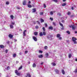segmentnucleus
Instances as JSON below:
<instances>
[{
    "label": "nucleus",
    "mask_w": 77,
    "mask_h": 77,
    "mask_svg": "<svg viewBox=\"0 0 77 77\" xmlns=\"http://www.w3.org/2000/svg\"><path fill=\"white\" fill-rule=\"evenodd\" d=\"M16 63H19V61H16Z\"/></svg>",
    "instance_id": "nucleus-58"
},
{
    "label": "nucleus",
    "mask_w": 77,
    "mask_h": 77,
    "mask_svg": "<svg viewBox=\"0 0 77 77\" xmlns=\"http://www.w3.org/2000/svg\"><path fill=\"white\" fill-rule=\"evenodd\" d=\"M77 40V38H75V37H72V40L73 42V43L74 44H77V42L76 40Z\"/></svg>",
    "instance_id": "nucleus-1"
},
{
    "label": "nucleus",
    "mask_w": 77,
    "mask_h": 77,
    "mask_svg": "<svg viewBox=\"0 0 77 77\" xmlns=\"http://www.w3.org/2000/svg\"><path fill=\"white\" fill-rule=\"evenodd\" d=\"M52 37V36L51 35H49L48 36V38L49 39H51Z\"/></svg>",
    "instance_id": "nucleus-10"
},
{
    "label": "nucleus",
    "mask_w": 77,
    "mask_h": 77,
    "mask_svg": "<svg viewBox=\"0 0 77 77\" xmlns=\"http://www.w3.org/2000/svg\"><path fill=\"white\" fill-rule=\"evenodd\" d=\"M53 24L54 26H56V24H55V23L54 22H53Z\"/></svg>",
    "instance_id": "nucleus-47"
},
{
    "label": "nucleus",
    "mask_w": 77,
    "mask_h": 77,
    "mask_svg": "<svg viewBox=\"0 0 77 77\" xmlns=\"http://www.w3.org/2000/svg\"><path fill=\"white\" fill-rule=\"evenodd\" d=\"M67 77H70L69 76H67Z\"/></svg>",
    "instance_id": "nucleus-64"
},
{
    "label": "nucleus",
    "mask_w": 77,
    "mask_h": 77,
    "mask_svg": "<svg viewBox=\"0 0 77 77\" xmlns=\"http://www.w3.org/2000/svg\"><path fill=\"white\" fill-rule=\"evenodd\" d=\"M14 42H17V40L14 39Z\"/></svg>",
    "instance_id": "nucleus-52"
},
{
    "label": "nucleus",
    "mask_w": 77,
    "mask_h": 77,
    "mask_svg": "<svg viewBox=\"0 0 77 77\" xmlns=\"http://www.w3.org/2000/svg\"><path fill=\"white\" fill-rule=\"evenodd\" d=\"M33 39H34V41H37V40H38V39H37V38H36L35 37H33Z\"/></svg>",
    "instance_id": "nucleus-6"
},
{
    "label": "nucleus",
    "mask_w": 77,
    "mask_h": 77,
    "mask_svg": "<svg viewBox=\"0 0 77 77\" xmlns=\"http://www.w3.org/2000/svg\"><path fill=\"white\" fill-rule=\"evenodd\" d=\"M39 53H42V51H39Z\"/></svg>",
    "instance_id": "nucleus-36"
},
{
    "label": "nucleus",
    "mask_w": 77,
    "mask_h": 77,
    "mask_svg": "<svg viewBox=\"0 0 77 77\" xmlns=\"http://www.w3.org/2000/svg\"><path fill=\"white\" fill-rule=\"evenodd\" d=\"M62 23H64L65 21H64V20H62Z\"/></svg>",
    "instance_id": "nucleus-59"
},
{
    "label": "nucleus",
    "mask_w": 77,
    "mask_h": 77,
    "mask_svg": "<svg viewBox=\"0 0 77 77\" xmlns=\"http://www.w3.org/2000/svg\"><path fill=\"white\" fill-rule=\"evenodd\" d=\"M55 71L56 72V73L57 74H58L59 72V70H58L57 69H56L55 70Z\"/></svg>",
    "instance_id": "nucleus-11"
},
{
    "label": "nucleus",
    "mask_w": 77,
    "mask_h": 77,
    "mask_svg": "<svg viewBox=\"0 0 77 77\" xmlns=\"http://www.w3.org/2000/svg\"><path fill=\"white\" fill-rule=\"evenodd\" d=\"M72 57V55L71 54H69V58H71Z\"/></svg>",
    "instance_id": "nucleus-16"
},
{
    "label": "nucleus",
    "mask_w": 77,
    "mask_h": 77,
    "mask_svg": "<svg viewBox=\"0 0 77 77\" xmlns=\"http://www.w3.org/2000/svg\"><path fill=\"white\" fill-rule=\"evenodd\" d=\"M53 1H54V2H57V0H52Z\"/></svg>",
    "instance_id": "nucleus-39"
},
{
    "label": "nucleus",
    "mask_w": 77,
    "mask_h": 77,
    "mask_svg": "<svg viewBox=\"0 0 77 77\" xmlns=\"http://www.w3.org/2000/svg\"><path fill=\"white\" fill-rule=\"evenodd\" d=\"M37 23H38V24H40V23H39V21H37Z\"/></svg>",
    "instance_id": "nucleus-57"
},
{
    "label": "nucleus",
    "mask_w": 77,
    "mask_h": 77,
    "mask_svg": "<svg viewBox=\"0 0 77 77\" xmlns=\"http://www.w3.org/2000/svg\"><path fill=\"white\" fill-rule=\"evenodd\" d=\"M14 24H15V22H14L11 23V24H12V25H14Z\"/></svg>",
    "instance_id": "nucleus-42"
},
{
    "label": "nucleus",
    "mask_w": 77,
    "mask_h": 77,
    "mask_svg": "<svg viewBox=\"0 0 77 77\" xmlns=\"http://www.w3.org/2000/svg\"><path fill=\"white\" fill-rule=\"evenodd\" d=\"M44 48L45 50H47V48H48V47H47V46H45L44 47Z\"/></svg>",
    "instance_id": "nucleus-31"
},
{
    "label": "nucleus",
    "mask_w": 77,
    "mask_h": 77,
    "mask_svg": "<svg viewBox=\"0 0 77 77\" xmlns=\"http://www.w3.org/2000/svg\"><path fill=\"white\" fill-rule=\"evenodd\" d=\"M73 25H70L69 26V27H70V28L72 27L73 26Z\"/></svg>",
    "instance_id": "nucleus-38"
},
{
    "label": "nucleus",
    "mask_w": 77,
    "mask_h": 77,
    "mask_svg": "<svg viewBox=\"0 0 77 77\" xmlns=\"http://www.w3.org/2000/svg\"><path fill=\"white\" fill-rule=\"evenodd\" d=\"M7 69H10V67L9 66H8L7 67Z\"/></svg>",
    "instance_id": "nucleus-43"
},
{
    "label": "nucleus",
    "mask_w": 77,
    "mask_h": 77,
    "mask_svg": "<svg viewBox=\"0 0 77 77\" xmlns=\"http://www.w3.org/2000/svg\"><path fill=\"white\" fill-rule=\"evenodd\" d=\"M59 38V39H60V40H61V39H62V37H60L58 38Z\"/></svg>",
    "instance_id": "nucleus-50"
},
{
    "label": "nucleus",
    "mask_w": 77,
    "mask_h": 77,
    "mask_svg": "<svg viewBox=\"0 0 77 77\" xmlns=\"http://www.w3.org/2000/svg\"><path fill=\"white\" fill-rule=\"evenodd\" d=\"M50 19L51 20V21H53V18H51V17L50 18Z\"/></svg>",
    "instance_id": "nucleus-48"
},
{
    "label": "nucleus",
    "mask_w": 77,
    "mask_h": 77,
    "mask_svg": "<svg viewBox=\"0 0 77 77\" xmlns=\"http://www.w3.org/2000/svg\"><path fill=\"white\" fill-rule=\"evenodd\" d=\"M66 0H63V2H65V1H66Z\"/></svg>",
    "instance_id": "nucleus-60"
},
{
    "label": "nucleus",
    "mask_w": 77,
    "mask_h": 77,
    "mask_svg": "<svg viewBox=\"0 0 77 77\" xmlns=\"http://www.w3.org/2000/svg\"><path fill=\"white\" fill-rule=\"evenodd\" d=\"M75 29V27L74 26V25H73V26L72 27V29H73V30H74Z\"/></svg>",
    "instance_id": "nucleus-26"
},
{
    "label": "nucleus",
    "mask_w": 77,
    "mask_h": 77,
    "mask_svg": "<svg viewBox=\"0 0 77 77\" xmlns=\"http://www.w3.org/2000/svg\"><path fill=\"white\" fill-rule=\"evenodd\" d=\"M49 29L52 30L53 29V27L52 26H50L49 27Z\"/></svg>",
    "instance_id": "nucleus-25"
},
{
    "label": "nucleus",
    "mask_w": 77,
    "mask_h": 77,
    "mask_svg": "<svg viewBox=\"0 0 77 77\" xmlns=\"http://www.w3.org/2000/svg\"><path fill=\"white\" fill-rule=\"evenodd\" d=\"M25 77H31V75H30V74L27 73L26 75L25 76Z\"/></svg>",
    "instance_id": "nucleus-4"
},
{
    "label": "nucleus",
    "mask_w": 77,
    "mask_h": 77,
    "mask_svg": "<svg viewBox=\"0 0 77 77\" xmlns=\"http://www.w3.org/2000/svg\"><path fill=\"white\" fill-rule=\"evenodd\" d=\"M26 32H27V30H25L23 32V35L24 36H26Z\"/></svg>",
    "instance_id": "nucleus-3"
},
{
    "label": "nucleus",
    "mask_w": 77,
    "mask_h": 77,
    "mask_svg": "<svg viewBox=\"0 0 77 77\" xmlns=\"http://www.w3.org/2000/svg\"><path fill=\"white\" fill-rule=\"evenodd\" d=\"M59 24H60V26L62 27V28H61V29L63 30V24L61 23L60 22H59Z\"/></svg>",
    "instance_id": "nucleus-5"
},
{
    "label": "nucleus",
    "mask_w": 77,
    "mask_h": 77,
    "mask_svg": "<svg viewBox=\"0 0 77 77\" xmlns=\"http://www.w3.org/2000/svg\"><path fill=\"white\" fill-rule=\"evenodd\" d=\"M9 37L10 38H12L13 37V35L10 34L9 35Z\"/></svg>",
    "instance_id": "nucleus-12"
},
{
    "label": "nucleus",
    "mask_w": 77,
    "mask_h": 77,
    "mask_svg": "<svg viewBox=\"0 0 77 77\" xmlns=\"http://www.w3.org/2000/svg\"><path fill=\"white\" fill-rule=\"evenodd\" d=\"M38 57L39 58H41V59H42V58L43 57V55H38Z\"/></svg>",
    "instance_id": "nucleus-9"
},
{
    "label": "nucleus",
    "mask_w": 77,
    "mask_h": 77,
    "mask_svg": "<svg viewBox=\"0 0 77 77\" xmlns=\"http://www.w3.org/2000/svg\"><path fill=\"white\" fill-rule=\"evenodd\" d=\"M35 28L36 29H38V26H35Z\"/></svg>",
    "instance_id": "nucleus-49"
},
{
    "label": "nucleus",
    "mask_w": 77,
    "mask_h": 77,
    "mask_svg": "<svg viewBox=\"0 0 77 77\" xmlns=\"http://www.w3.org/2000/svg\"><path fill=\"white\" fill-rule=\"evenodd\" d=\"M43 63H44V62H42L40 64H41V65H43Z\"/></svg>",
    "instance_id": "nucleus-54"
},
{
    "label": "nucleus",
    "mask_w": 77,
    "mask_h": 77,
    "mask_svg": "<svg viewBox=\"0 0 77 77\" xmlns=\"http://www.w3.org/2000/svg\"><path fill=\"white\" fill-rule=\"evenodd\" d=\"M66 33L68 34H70V32L69 31H67L66 32Z\"/></svg>",
    "instance_id": "nucleus-30"
},
{
    "label": "nucleus",
    "mask_w": 77,
    "mask_h": 77,
    "mask_svg": "<svg viewBox=\"0 0 77 77\" xmlns=\"http://www.w3.org/2000/svg\"><path fill=\"white\" fill-rule=\"evenodd\" d=\"M45 27H47V23H45Z\"/></svg>",
    "instance_id": "nucleus-51"
},
{
    "label": "nucleus",
    "mask_w": 77,
    "mask_h": 77,
    "mask_svg": "<svg viewBox=\"0 0 77 77\" xmlns=\"http://www.w3.org/2000/svg\"><path fill=\"white\" fill-rule=\"evenodd\" d=\"M43 35H46V33L45 32H43Z\"/></svg>",
    "instance_id": "nucleus-40"
},
{
    "label": "nucleus",
    "mask_w": 77,
    "mask_h": 77,
    "mask_svg": "<svg viewBox=\"0 0 77 77\" xmlns=\"http://www.w3.org/2000/svg\"><path fill=\"white\" fill-rule=\"evenodd\" d=\"M70 14H71V13L70 12H68V15H70Z\"/></svg>",
    "instance_id": "nucleus-37"
},
{
    "label": "nucleus",
    "mask_w": 77,
    "mask_h": 77,
    "mask_svg": "<svg viewBox=\"0 0 77 77\" xmlns=\"http://www.w3.org/2000/svg\"><path fill=\"white\" fill-rule=\"evenodd\" d=\"M51 64L52 65H53V66H56V64L54 63H51Z\"/></svg>",
    "instance_id": "nucleus-15"
},
{
    "label": "nucleus",
    "mask_w": 77,
    "mask_h": 77,
    "mask_svg": "<svg viewBox=\"0 0 77 77\" xmlns=\"http://www.w3.org/2000/svg\"><path fill=\"white\" fill-rule=\"evenodd\" d=\"M0 47L1 48H4L5 47H4V46H3V45H0Z\"/></svg>",
    "instance_id": "nucleus-14"
},
{
    "label": "nucleus",
    "mask_w": 77,
    "mask_h": 77,
    "mask_svg": "<svg viewBox=\"0 0 77 77\" xmlns=\"http://www.w3.org/2000/svg\"><path fill=\"white\" fill-rule=\"evenodd\" d=\"M27 53H28V51H25V54H27Z\"/></svg>",
    "instance_id": "nucleus-45"
},
{
    "label": "nucleus",
    "mask_w": 77,
    "mask_h": 77,
    "mask_svg": "<svg viewBox=\"0 0 77 77\" xmlns=\"http://www.w3.org/2000/svg\"><path fill=\"white\" fill-rule=\"evenodd\" d=\"M43 14H44V13H43V12H41L40 13V14L41 15H42Z\"/></svg>",
    "instance_id": "nucleus-35"
},
{
    "label": "nucleus",
    "mask_w": 77,
    "mask_h": 77,
    "mask_svg": "<svg viewBox=\"0 0 77 77\" xmlns=\"http://www.w3.org/2000/svg\"><path fill=\"white\" fill-rule=\"evenodd\" d=\"M44 21V20L43 19H41V23H43Z\"/></svg>",
    "instance_id": "nucleus-33"
},
{
    "label": "nucleus",
    "mask_w": 77,
    "mask_h": 77,
    "mask_svg": "<svg viewBox=\"0 0 77 77\" xmlns=\"http://www.w3.org/2000/svg\"><path fill=\"white\" fill-rule=\"evenodd\" d=\"M30 62H28V64H30Z\"/></svg>",
    "instance_id": "nucleus-63"
},
{
    "label": "nucleus",
    "mask_w": 77,
    "mask_h": 77,
    "mask_svg": "<svg viewBox=\"0 0 77 77\" xmlns=\"http://www.w3.org/2000/svg\"><path fill=\"white\" fill-rule=\"evenodd\" d=\"M42 29H43V31H45V28L43 27Z\"/></svg>",
    "instance_id": "nucleus-41"
},
{
    "label": "nucleus",
    "mask_w": 77,
    "mask_h": 77,
    "mask_svg": "<svg viewBox=\"0 0 77 77\" xmlns=\"http://www.w3.org/2000/svg\"><path fill=\"white\" fill-rule=\"evenodd\" d=\"M10 27L11 29H13V28H14V26L12 25H10Z\"/></svg>",
    "instance_id": "nucleus-23"
},
{
    "label": "nucleus",
    "mask_w": 77,
    "mask_h": 77,
    "mask_svg": "<svg viewBox=\"0 0 77 77\" xmlns=\"http://www.w3.org/2000/svg\"><path fill=\"white\" fill-rule=\"evenodd\" d=\"M15 73L17 75H22V74L18 72V71L17 70H15Z\"/></svg>",
    "instance_id": "nucleus-2"
},
{
    "label": "nucleus",
    "mask_w": 77,
    "mask_h": 77,
    "mask_svg": "<svg viewBox=\"0 0 77 77\" xmlns=\"http://www.w3.org/2000/svg\"><path fill=\"white\" fill-rule=\"evenodd\" d=\"M31 3V2L30 1H29L28 2V4H30Z\"/></svg>",
    "instance_id": "nucleus-55"
},
{
    "label": "nucleus",
    "mask_w": 77,
    "mask_h": 77,
    "mask_svg": "<svg viewBox=\"0 0 77 77\" xmlns=\"http://www.w3.org/2000/svg\"><path fill=\"white\" fill-rule=\"evenodd\" d=\"M54 12H55V11H51L50 14L51 15H53V13H54Z\"/></svg>",
    "instance_id": "nucleus-8"
},
{
    "label": "nucleus",
    "mask_w": 77,
    "mask_h": 77,
    "mask_svg": "<svg viewBox=\"0 0 77 77\" xmlns=\"http://www.w3.org/2000/svg\"><path fill=\"white\" fill-rule=\"evenodd\" d=\"M5 52L6 53H8V50H5Z\"/></svg>",
    "instance_id": "nucleus-46"
},
{
    "label": "nucleus",
    "mask_w": 77,
    "mask_h": 77,
    "mask_svg": "<svg viewBox=\"0 0 77 77\" xmlns=\"http://www.w3.org/2000/svg\"><path fill=\"white\" fill-rule=\"evenodd\" d=\"M26 2H26V1H24L23 2V5H26Z\"/></svg>",
    "instance_id": "nucleus-7"
},
{
    "label": "nucleus",
    "mask_w": 77,
    "mask_h": 77,
    "mask_svg": "<svg viewBox=\"0 0 77 77\" xmlns=\"http://www.w3.org/2000/svg\"><path fill=\"white\" fill-rule=\"evenodd\" d=\"M45 56L46 57H48V53H46Z\"/></svg>",
    "instance_id": "nucleus-21"
},
{
    "label": "nucleus",
    "mask_w": 77,
    "mask_h": 77,
    "mask_svg": "<svg viewBox=\"0 0 77 77\" xmlns=\"http://www.w3.org/2000/svg\"><path fill=\"white\" fill-rule=\"evenodd\" d=\"M10 18H11V19H12V20H13V19H14V16H13V15H11L10 16Z\"/></svg>",
    "instance_id": "nucleus-22"
},
{
    "label": "nucleus",
    "mask_w": 77,
    "mask_h": 77,
    "mask_svg": "<svg viewBox=\"0 0 77 77\" xmlns=\"http://www.w3.org/2000/svg\"><path fill=\"white\" fill-rule=\"evenodd\" d=\"M39 35L40 36H43V34H42V32H41L40 33Z\"/></svg>",
    "instance_id": "nucleus-20"
},
{
    "label": "nucleus",
    "mask_w": 77,
    "mask_h": 77,
    "mask_svg": "<svg viewBox=\"0 0 77 77\" xmlns=\"http://www.w3.org/2000/svg\"><path fill=\"white\" fill-rule=\"evenodd\" d=\"M28 8H32V5H30V4H28Z\"/></svg>",
    "instance_id": "nucleus-24"
},
{
    "label": "nucleus",
    "mask_w": 77,
    "mask_h": 77,
    "mask_svg": "<svg viewBox=\"0 0 77 77\" xmlns=\"http://www.w3.org/2000/svg\"><path fill=\"white\" fill-rule=\"evenodd\" d=\"M62 72L63 74H65V71L64 70H62Z\"/></svg>",
    "instance_id": "nucleus-17"
},
{
    "label": "nucleus",
    "mask_w": 77,
    "mask_h": 77,
    "mask_svg": "<svg viewBox=\"0 0 77 77\" xmlns=\"http://www.w3.org/2000/svg\"><path fill=\"white\" fill-rule=\"evenodd\" d=\"M5 3L6 5H9V2L8 1H7L5 2Z\"/></svg>",
    "instance_id": "nucleus-29"
},
{
    "label": "nucleus",
    "mask_w": 77,
    "mask_h": 77,
    "mask_svg": "<svg viewBox=\"0 0 77 77\" xmlns=\"http://www.w3.org/2000/svg\"><path fill=\"white\" fill-rule=\"evenodd\" d=\"M71 9H72V10H74V8H73V7H72L71 8Z\"/></svg>",
    "instance_id": "nucleus-56"
},
{
    "label": "nucleus",
    "mask_w": 77,
    "mask_h": 77,
    "mask_svg": "<svg viewBox=\"0 0 77 77\" xmlns=\"http://www.w3.org/2000/svg\"><path fill=\"white\" fill-rule=\"evenodd\" d=\"M44 8H46V5H45V4H44Z\"/></svg>",
    "instance_id": "nucleus-44"
},
{
    "label": "nucleus",
    "mask_w": 77,
    "mask_h": 77,
    "mask_svg": "<svg viewBox=\"0 0 77 77\" xmlns=\"http://www.w3.org/2000/svg\"><path fill=\"white\" fill-rule=\"evenodd\" d=\"M75 61H77V58L75 59Z\"/></svg>",
    "instance_id": "nucleus-62"
},
{
    "label": "nucleus",
    "mask_w": 77,
    "mask_h": 77,
    "mask_svg": "<svg viewBox=\"0 0 77 77\" xmlns=\"http://www.w3.org/2000/svg\"><path fill=\"white\" fill-rule=\"evenodd\" d=\"M57 15H61V14H60V13H58Z\"/></svg>",
    "instance_id": "nucleus-53"
},
{
    "label": "nucleus",
    "mask_w": 77,
    "mask_h": 77,
    "mask_svg": "<svg viewBox=\"0 0 77 77\" xmlns=\"http://www.w3.org/2000/svg\"><path fill=\"white\" fill-rule=\"evenodd\" d=\"M75 33H77V31L75 32Z\"/></svg>",
    "instance_id": "nucleus-61"
},
{
    "label": "nucleus",
    "mask_w": 77,
    "mask_h": 77,
    "mask_svg": "<svg viewBox=\"0 0 77 77\" xmlns=\"http://www.w3.org/2000/svg\"><path fill=\"white\" fill-rule=\"evenodd\" d=\"M36 12V9H35V8H34V9H33L32 12Z\"/></svg>",
    "instance_id": "nucleus-27"
},
{
    "label": "nucleus",
    "mask_w": 77,
    "mask_h": 77,
    "mask_svg": "<svg viewBox=\"0 0 77 77\" xmlns=\"http://www.w3.org/2000/svg\"><path fill=\"white\" fill-rule=\"evenodd\" d=\"M57 38H59L60 37V34H58L57 35Z\"/></svg>",
    "instance_id": "nucleus-18"
},
{
    "label": "nucleus",
    "mask_w": 77,
    "mask_h": 77,
    "mask_svg": "<svg viewBox=\"0 0 77 77\" xmlns=\"http://www.w3.org/2000/svg\"><path fill=\"white\" fill-rule=\"evenodd\" d=\"M22 66H21L19 68V69L18 70H20V69H22Z\"/></svg>",
    "instance_id": "nucleus-34"
},
{
    "label": "nucleus",
    "mask_w": 77,
    "mask_h": 77,
    "mask_svg": "<svg viewBox=\"0 0 77 77\" xmlns=\"http://www.w3.org/2000/svg\"><path fill=\"white\" fill-rule=\"evenodd\" d=\"M36 64L35 63H33L32 64V67H33V68H35V67H36Z\"/></svg>",
    "instance_id": "nucleus-13"
},
{
    "label": "nucleus",
    "mask_w": 77,
    "mask_h": 77,
    "mask_svg": "<svg viewBox=\"0 0 77 77\" xmlns=\"http://www.w3.org/2000/svg\"><path fill=\"white\" fill-rule=\"evenodd\" d=\"M66 3H64L62 4V6H66Z\"/></svg>",
    "instance_id": "nucleus-19"
},
{
    "label": "nucleus",
    "mask_w": 77,
    "mask_h": 77,
    "mask_svg": "<svg viewBox=\"0 0 77 77\" xmlns=\"http://www.w3.org/2000/svg\"><path fill=\"white\" fill-rule=\"evenodd\" d=\"M13 57H15L16 56V54H13Z\"/></svg>",
    "instance_id": "nucleus-32"
},
{
    "label": "nucleus",
    "mask_w": 77,
    "mask_h": 77,
    "mask_svg": "<svg viewBox=\"0 0 77 77\" xmlns=\"http://www.w3.org/2000/svg\"><path fill=\"white\" fill-rule=\"evenodd\" d=\"M34 34L35 36H36V35H38V32H34Z\"/></svg>",
    "instance_id": "nucleus-28"
}]
</instances>
